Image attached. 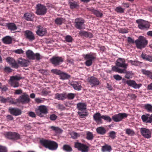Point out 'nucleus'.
Returning <instances> with one entry per match:
<instances>
[{"instance_id": "30", "label": "nucleus", "mask_w": 152, "mask_h": 152, "mask_svg": "<svg viewBox=\"0 0 152 152\" xmlns=\"http://www.w3.org/2000/svg\"><path fill=\"white\" fill-rule=\"evenodd\" d=\"M141 56L143 59L152 62V56L151 55H148L142 53Z\"/></svg>"}, {"instance_id": "24", "label": "nucleus", "mask_w": 152, "mask_h": 152, "mask_svg": "<svg viewBox=\"0 0 152 152\" xmlns=\"http://www.w3.org/2000/svg\"><path fill=\"white\" fill-rule=\"evenodd\" d=\"M23 18L28 21H32L34 18V15L32 13L27 12L24 14Z\"/></svg>"}, {"instance_id": "11", "label": "nucleus", "mask_w": 152, "mask_h": 152, "mask_svg": "<svg viewBox=\"0 0 152 152\" xmlns=\"http://www.w3.org/2000/svg\"><path fill=\"white\" fill-rule=\"evenodd\" d=\"M75 147L82 152H86L88 151V147L86 145L78 142L75 143Z\"/></svg>"}, {"instance_id": "22", "label": "nucleus", "mask_w": 152, "mask_h": 152, "mask_svg": "<svg viewBox=\"0 0 152 152\" xmlns=\"http://www.w3.org/2000/svg\"><path fill=\"white\" fill-rule=\"evenodd\" d=\"M102 115L99 113H96L93 115L94 119L98 124H102L103 121L102 120Z\"/></svg>"}, {"instance_id": "62", "label": "nucleus", "mask_w": 152, "mask_h": 152, "mask_svg": "<svg viewBox=\"0 0 152 152\" xmlns=\"http://www.w3.org/2000/svg\"><path fill=\"white\" fill-rule=\"evenodd\" d=\"M14 52L17 54H23L24 51L22 49H18L15 50Z\"/></svg>"}, {"instance_id": "29", "label": "nucleus", "mask_w": 152, "mask_h": 152, "mask_svg": "<svg viewBox=\"0 0 152 152\" xmlns=\"http://www.w3.org/2000/svg\"><path fill=\"white\" fill-rule=\"evenodd\" d=\"M123 72L122 73H125V77L127 79L132 78L133 74L132 72L126 71V69H124Z\"/></svg>"}, {"instance_id": "14", "label": "nucleus", "mask_w": 152, "mask_h": 152, "mask_svg": "<svg viewBox=\"0 0 152 152\" xmlns=\"http://www.w3.org/2000/svg\"><path fill=\"white\" fill-rule=\"evenodd\" d=\"M30 99L27 94H24L20 96L19 98L16 99L17 102L18 103L26 104L30 102Z\"/></svg>"}, {"instance_id": "38", "label": "nucleus", "mask_w": 152, "mask_h": 152, "mask_svg": "<svg viewBox=\"0 0 152 152\" xmlns=\"http://www.w3.org/2000/svg\"><path fill=\"white\" fill-rule=\"evenodd\" d=\"M126 133L130 136H133L135 134L134 131L130 129H126Z\"/></svg>"}, {"instance_id": "3", "label": "nucleus", "mask_w": 152, "mask_h": 152, "mask_svg": "<svg viewBox=\"0 0 152 152\" xmlns=\"http://www.w3.org/2000/svg\"><path fill=\"white\" fill-rule=\"evenodd\" d=\"M36 114L39 117H42L44 115L47 114L48 113V107L45 105H41L38 106L35 109Z\"/></svg>"}, {"instance_id": "4", "label": "nucleus", "mask_w": 152, "mask_h": 152, "mask_svg": "<svg viewBox=\"0 0 152 152\" xmlns=\"http://www.w3.org/2000/svg\"><path fill=\"white\" fill-rule=\"evenodd\" d=\"M148 41L143 36H140L138 39L135 41L137 48L141 49L145 48L148 44Z\"/></svg>"}, {"instance_id": "32", "label": "nucleus", "mask_w": 152, "mask_h": 152, "mask_svg": "<svg viewBox=\"0 0 152 152\" xmlns=\"http://www.w3.org/2000/svg\"><path fill=\"white\" fill-rule=\"evenodd\" d=\"M90 10L93 14L97 17H101L103 15L102 13L98 10H96L93 8H91Z\"/></svg>"}, {"instance_id": "7", "label": "nucleus", "mask_w": 152, "mask_h": 152, "mask_svg": "<svg viewBox=\"0 0 152 152\" xmlns=\"http://www.w3.org/2000/svg\"><path fill=\"white\" fill-rule=\"evenodd\" d=\"M122 82L124 84H127L128 86L132 87L134 89H139L141 87L142 85L141 84H137L135 81L134 80H126L124 79H122Z\"/></svg>"}, {"instance_id": "40", "label": "nucleus", "mask_w": 152, "mask_h": 152, "mask_svg": "<svg viewBox=\"0 0 152 152\" xmlns=\"http://www.w3.org/2000/svg\"><path fill=\"white\" fill-rule=\"evenodd\" d=\"M144 107L148 112L152 113V105L151 104H147L144 106Z\"/></svg>"}, {"instance_id": "52", "label": "nucleus", "mask_w": 152, "mask_h": 152, "mask_svg": "<svg viewBox=\"0 0 152 152\" xmlns=\"http://www.w3.org/2000/svg\"><path fill=\"white\" fill-rule=\"evenodd\" d=\"M51 71L53 73L59 75L61 72L60 70L57 69H53L51 70Z\"/></svg>"}, {"instance_id": "47", "label": "nucleus", "mask_w": 152, "mask_h": 152, "mask_svg": "<svg viewBox=\"0 0 152 152\" xmlns=\"http://www.w3.org/2000/svg\"><path fill=\"white\" fill-rule=\"evenodd\" d=\"M33 56L34 58V60L36 59L37 60H39L42 57L39 53H34Z\"/></svg>"}, {"instance_id": "42", "label": "nucleus", "mask_w": 152, "mask_h": 152, "mask_svg": "<svg viewBox=\"0 0 152 152\" xmlns=\"http://www.w3.org/2000/svg\"><path fill=\"white\" fill-rule=\"evenodd\" d=\"M115 10L118 13H123L124 12L125 9L123 8L120 6L116 7Z\"/></svg>"}, {"instance_id": "37", "label": "nucleus", "mask_w": 152, "mask_h": 152, "mask_svg": "<svg viewBox=\"0 0 152 152\" xmlns=\"http://www.w3.org/2000/svg\"><path fill=\"white\" fill-rule=\"evenodd\" d=\"M112 70L115 72L120 73H122L123 72L124 69L119 68L116 66H113L112 67Z\"/></svg>"}, {"instance_id": "51", "label": "nucleus", "mask_w": 152, "mask_h": 152, "mask_svg": "<svg viewBox=\"0 0 152 152\" xmlns=\"http://www.w3.org/2000/svg\"><path fill=\"white\" fill-rule=\"evenodd\" d=\"M71 137L73 139H76L79 136L78 134L76 132H73L71 133Z\"/></svg>"}, {"instance_id": "16", "label": "nucleus", "mask_w": 152, "mask_h": 152, "mask_svg": "<svg viewBox=\"0 0 152 152\" xmlns=\"http://www.w3.org/2000/svg\"><path fill=\"white\" fill-rule=\"evenodd\" d=\"M5 137L8 139H18L20 138V135L15 132H8L4 134Z\"/></svg>"}, {"instance_id": "33", "label": "nucleus", "mask_w": 152, "mask_h": 152, "mask_svg": "<svg viewBox=\"0 0 152 152\" xmlns=\"http://www.w3.org/2000/svg\"><path fill=\"white\" fill-rule=\"evenodd\" d=\"M112 150V148L110 145H105L102 147V152H110Z\"/></svg>"}, {"instance_id": "19", "label": "nucleus", "mask_w": 152, "mask_h": 152, "mask_svg": "<svg viewBox=\"0 0 152 152\" xmlns=\"http://www.w3.org/2000/svg\"><path fill=\"white\" fill-rule=\"evenodd\" d=\"M9 110L10 113L15 116L20 115L22 113L21 110L18 108L10 107Z\"/></svg>"}, {"instance_id": "61", "label": "nucleus", "mask_w": 152, "mask_h": 152, "mask_svg": "<svg viewBox=\"0 0 152 152\" xmlns=\"http://www.w3.org/2000/svg\"><path fill=\"white\" fill-rule=\"evenodd\" d=\"M57 118V116L54 114L51 115L50 116V118L52 121L55 120Z\"/></svg>"}, {"instance_id": "1", "label": "nucleus", "mask_w": 152, "mask_h": 152, "mask_svg": "<svg viewBox=\"0 0 152 152\" xmlns=\"http://www.w3.org/2000/svg\"><path fill=\"white\" fill-rule=\"evenodd\" d=\"M40 142L45 148L51 150H56L58 147L57 143L53 141L42 139L40 140Z\"/></svg>"}, {"instance_id": "23", "label": "nucleus", "mask_w": 152, "mask_h": 152, "mask_svg": "<svg viewBox=\"0 0 152 152\" xmlns=\"http://www.w3.org/2000/svg\"><path fill=\"white\" fill-rule=\"evenodd\" d=\"M89 82L90 83L92 86L98 85L100 84L99 80L96 78L92 77L89 79Z\"/></svg>"}, {"instance_id": "5", "label": "nucleus", "mask_w": 152, "mask_h": 152, "mask_svg": "<svg viewBox=\"0 0 152 152\" xmlns=\"http://www.w3.org/2000/svg\"><path fill=\"white\" fill-rule=\"evenodd\" d=\"M83 56L85 59L86 60V65L88 66L92 65L93 61L96 58V54L91 53L86 55H83Z\"/></svg>"}, {"instance_id": "54", "label": "nucleus", "mask_w": 152, "mask_h": 152, "mask_svg": "<svg viewBox=\"0 0 152 152\" xmlns=\"http://www.w3.org/2000/svg\"><path fill=\"white\" fill-rule=\"evenodd\" d=\"M81 35H83L86 37H88V32L83 31H81L79 32Z\"/></svg>"}, {"instance_id": "59", "label": "nucleus", "mask_w": 152, "mask_h": 152, "mask_svg": "<svg viewBox=\"0 0 152 152\" xmlns=\"http://www.w3.org/2000/svg\"><path fill=\"white\" fill-rule=\"evenodd\" d=\"M28 115L31 117L35 118L36 117V115L34 112L31 111L28 113Z\"/></svg>"}, {"instance_id": "15", "label": "nucleus", "mask_w": 152, "mask_h": 152, "mask_svg": "<svg viewBox=\"0 0 152 152\" xmlns=\"http://www.w3.org/2000/svg\"><path fill=\"white\" fill-rule=\"evenodd\" d=\"M116 65L119 67L126 69L128 66V64L126 63V61L124 58H118L116 61Z\"/></svg>"}, {"instance_id": "13", "label": "nucleus", "mask_w": 152, "mask_h": 152, "mask_svg": "<svg viewBox=\"0 0 152 152\" xmlns=\"http://www.w3.org/2000/svg\"><path fill=\"white\" fill-rule=\"evenodd\" d=\"M85 21L83 19L81 18H77L75 20V26L78 29H80L84 28Z\"/></svg>"}, {"instance_id": "39", "label": "nucleus", "mask_w": 152, "mask_h": 152, "mask_svg": "<svg viewBox=\"0 0 152 152\" xmlns=\"http://www.w3.org/2000/svg\"><path fill=\"white\" fill-rule=\"evenodd\" d=\"M50 128L53 131H54L56 133H60L62 132L61 129L58 127L55 126H51Z\"/></svg>"}, {"instance_id": "34", "label": "nucleus", "mask_w": 152, "mask_h": 152, "mask_svg": "<svg viewBox=\"0 0 152 152\" xmlns=\"http://www.w3.org/2000/svg\"><path fill=\"white\" fill-rule=\"evenodd\" d=\"M97 132L103 135L106 133V130L102 127H98L96 129Z\"/></svg>"}, {"instance_id": "43", "label": "nucleus", "mask_w": 152, "mask_h": 152, "mask_svg": "<svg viewBox=\"0 0 152 152\" xmlns=\"http://www.w3.org/2000/svg\"><path fill=\"white\" fill-rule=\"evenodd\" d=\"M64 21L63 18H56L55 20L56 23L58 25H61Z\"/></svg>"}, {"instance_id": "53", "label": "nucleus", "mask_w": 152, "mask_h": 152, "mask_svg": "<svg viewBox=\"0 0 152 152\" xmlns=\"http://www.w3.org/2000/svg\"><path fill=\"white\" fill-rule=\"evenodd\" d=\"M81 35H83L86 37H88V32L83 31H81L79 32Z\"/></svg>"}, {"instance_id": "21", "label": "nucleus", "mask_w": 152, "mask_h": 152, "mask_svg": "<svg viewBox=\"0 0 152 152\" xmlns=\"http://www.w3.org/2000/svg\"><path fill=\"white\" fill-rule=\"evenodd\" d=\"M26 38L30 41H32L35 39V37L33 32L27 30L24 32Z\"/></svg>"}, {"instance_id": "45", "label": "nucleus", "mask_w": 152, "mask_h": 152, "mask_svg": "<svg viewBox=\"0 0 152 152\" xmlns=\"http://www.w3.org/2000/svg\"><path fill=\"white\" fill-rule=\"evenodd\" d=\"M94 137V136L92 133L88 132L86 134L87 139L89 140H92Z\"/></svg>"}, {"instance_id": "27", "label": "nucleus", "mask_w": 152, "mask_h": 152, "mask_svg": "<svg viewBox=\"0 0 152 152\" xmlns=\"http://www.w3.org/2000/svg\"><path fill=\"white\" fill-rule=\"evenodd\" d=\"M66 95L65 93H57L55 95V98L58 100H63L66 98Z\"/></svg>"}, {"instance_id": "50", "label": "nucleus", "mask_w": 152, "mask_h": 152, "mask_svg": "<svg viewBox=\"0 0 152 152\" xmlns=\"http://www.w3.org/2000/svg\"><path fill=\"white\" fill-rule=\"evenodd\" d=\"M7 149L6 146L0 145V152H7Z\"/></svg>"}, {"instance_id": "60", "label": "nucleus", "mask_w": 152, "mask_h": 152, "mask_svg": "<svg viewBox=\"0 0 152 152\" xmlns=\"http://www.w3.org/2000/svg\"><path fill=\"white\" fill-rule=\"evenodd\" d=\"M141 118L143 122L147 123L148 115H147V114L146 115H142Z\"/></svg>"}, {"instance_id": "55", "label": "nucleus", "mask_w": 152, "mask_h": 152, "mask_svg": "<svg viewBox=\"0 0 152 152\" xmlns=\"http://www.w3.org/2000/svg\"><path fill=\"white\" fill-rule=\"evenodd\" d=\"M65 40L67 42H70L72 41V38L70 36L67 35L66 37Z\"/></svg>"}, {"instance_id": "20", "label": "nucleus", "mask_w": 152, "mask_h": 152, "mask_svg": "<svg viewBox=\"0 0 152 152\" xmlns=\"http://www.w3.org/2000/svg\"><path fill=\"white\" fill-rule=\"evenodd\" d=\"M6 61L12 66L14 68H17L18 67V65L15 60L12 58L9 57L6 59Z\"/></svg>"}, {"instance_id": "25", "label": "nucleus", "mask_w": 152, "mask_h": 152, "mask_svg": "<svg viewBox=\"0 0 152 152\" xmlns=\"http://www.w3.org/2000/svg\"><path fill=\"white\" fill-rule=\"evenodd\" d=\"M71 85L75 90L80 91L81 90L82 87L80 83L77 82H74L70 83Z\"/></svg>"}, {"instance_id": "9", "label": "nucleus", "mask_w": 152, "mask_h": 152, "mask_svg": "<svg viewBox=\"0 0 152 152\" xmlns=\"http://www.w3.org/2000/svg\"><path fill=\"white\" fill-rule=\"evenodd\" d=\"M36 9V13L38 15H44L47 12V9L46 7L41 4L37 5Z\"/></svg>"}, {"instance_id": "8", "label": "nucleus", "mask_w": 152, "mask_h": 152, "mask_svg": "<svg viewBox=\"0 0 152 152\" xmlns=\"http://www.w3.org/2000/svg\"><path fill=\"white\" fill-rule=\"evenodd\" d=\"M21 79L19 76L15 75L11 76L9 81V84L14 88H17L19 86V82H18Z\"/></svg>"}, {"instance_id": "26", "label": "nucleus", "mask_w": 152, "mask_h": 152, "mask_svg": "<svg viewBox=\"0 0 152 152\" xmlns=\"http://www.w3.org/2000/svg\"><path fill=\"white\" fill-rule=\"evenodd\" d=\"M18 62L21 66L25 67L27 66L29 64V61H28L22 58H19Z\"/></svg>"}, {"instance_id": "56", "label": "nucleus", "mask_w": 152, "mask_h": 152, "mask_svg": "<svg viewBox=\"0 0 152 152\" xmlns=\"http://www.w3.org/2000/svg\"><path fill=\"white\" fill-rule=\"evenodd\" d=\"M4 70L6 73H10L12 72V69L8 66H6L4 69Z\"/></svg>"}, {"instance_id": "2", "label": "nucleus", "mask_w": 152, "mask_h": 152, "mask_svg": "<svg viewBox=\"0 0 152 152\" xmlns=\"http://www.w3.org/2000/svg\"><path fill=\"white\" fill-rule=\"evenodd\" d=\"M86 104L84 102H80L77 104V108L78 110V115L82 118H84L88 114L86 111Z\"/></svg>"}, {"instance_id": "35", "label": "nucleus", "mask_w": 152, "mask_h": 152, "mask_svg": "<svg viewBox=\"0 0 152 152\" xmlns=\"http://www.w3.org/2000/svg\"><path fill=\"white\" fill-rule=\"evenodd\" d=\"M7 26L8 29L11 31H14L17 29V26L14 23H8Z\"/></svg>"}, {"instance_id": "36", "label": "nucleus", "mask_w": 152, "mask_h": 152, "mask_svg": "<svg viewBox=\"0 0 152 152\" xmlns=\"http://www.w3.org/2000/svg\"><path fill=\"white\" fill-rule=\"evenodd\" d=\"M60 77L61 79L65 80L69 78L70 76L66 73L61 72L60 75Z\"/></svg>"}, {"instance_id": "58", "label": "nucleus", "mask_w": 152, "mask_h": 152, "mask_svg": "<svg viewBox=\"0 0 152 152\" xmlns=\"http://www.w3.org/2000/svg\"><path fill=\"white\" fill-rule=\"evenodd\" d=\"M75 94L69 93L66 95V97L67 96L69 99H72L75 97Z\"/></svg>"}, {"instance_id": "49", "label": "nucleus", "mask_w": 152, "mask_h": 152, "mask_svg": "<svg viewBox=\"0 0 152 152\" xmlns=\"http://www.w3.org/2000/svg\"><path fill=\"white\" fill-rule=\"evenodd\" d=\"M63 149L67 151H72L71 148L68 145H64L63 146Z\"/></svg>"}, {"instance_id": "48", "label": "nucleus", "mask_w": 152, "mask_h": 152, "mask_svg": "<svg viewBox=\"0 0 152 152\" xmlns=\"http://www.w3.org/2000/svg\"><path fill=\"white\" fill-rule=\"evenodd\" d=\"M45 99L42 98H36L35 99V101L36 103L39 104L43 103L44 102Z\"/></svg>"}, {"instance_id": "18", "label": "nucleus", "mask_w": 152, "mask_h": 152, "mask_svg": "<svg viewBox=\"0 0 152 152\" xmlns=\"http://www.w3.org/2000/svg\"><path fill=\"white\" fill-rule=\"evenodd\" d=\"M37 29L36 31L37 35L40 36H43L45 35L47 33V30L46 28H43L41 26H38L37 27Z\"/></svg>"}, {"instance_id": "41", "label": "nucleus", "mask_w": 152, "mask_h": 152, "mask_svg": "<svg viewBox=\"0 0 152 152\" xmlns=\"http://www.w3.org/2000/svg\"><path fill=\"white\" fill-rule=\"evenodd\" d=\"M69 4L71 9H73L76 7L78 6L77 2L75 1H70L69 2Z\"/></svg>"}, {"instance_id": "10", "label": "nucleus", "mask_w": 152, "mask_h": 152, "mask_svg": "<svg viewBox=\"0 0 152 152\" xmlns=\"http://www.w3.org/2000/svg\"><path fill=\"white\" fill-rule=\"evenodd\" d=\"M50 61L55 66H57L63 62L64 58L61 57L53 56L50 59Z\"/></svg>"}, {"instance_id": "12", "label": "nucleus", "mask_w": 152, "mask_h": 152, "mask_svg": "<svg viewBox=\"0 0 152 152\" xmlns=\"http://www.w3.org/2000/svg\"><path fill=\"white\" fill-rule=\"evenodd\" d=\"M128 115L126 113H119L118 114L114 115L112 116V119L115 122H119L124 118L127 117Z\"/></svg>"}, {"instance_id": "28", "label": "nucleus", "mask_w": 152, "mask_h": 152, "mask_svg": "<svg viewBox=\"0 0 152 152\" xmlns=\"http://www.w3.org/2000/svg\"><path fill=\"white\" fill-rule=\"evenodd\" d=\"M3 42L6 44H10L12 42V38L9 36H7L2 39Z\"/></svg>"}, {"instance_id": "64", "label": "nucleus", "mask_w": 152, "mask_h": 152, "mask_svg": "<svg viewBox=\"0 0 152 152\" xmlns=\"http://www.w3.org/2000/svg\"><path fill=\"white\" fill-rule=\"evenodd\" d=\"M141 72L143 74L145 75L148 76V75L150 74V72L149 71L146 70L145 69H142Z\"/></svg>"}, {"instance_id": "31", "label": "nucleus", "mask_w": 152, "mask_h": 152, "mask_svg": "<svg viewBox=\"0 0 152 152\" xmlns=\"http://www.w3.org/2000/svg\"><path fill=\"white\" fill-rule=\"evenodd\" d=\"M34 53L31 50H28L26 52V54L27 57L29 59L31 60H34L33 56Z\"/></svg>"}, {"instance_id": "63", "label": "nucleus", "mask_w": 152, "mask_h": 152, "mask_svg": "<svg viewBox=\"0 0 152 152\" xmlns=\"http://www.w3.org/2000/svg\"><path fill=\"white\" fill-rule=\"evenodd\" d=\"M113 77L115 79L118 80H121L122 79V77L118 75H114Z\"/></svg>"}, {"instance_id": "6", "label": "nucleus", "mask_w": 152, "mask_h": 152, "mask_svg": "<svg viewBox=\"0 0 152 152\" xmlns=\"http://www.w3.org/2000/svg\"><path fill=\"white\" fill-rule=\"evenodd\" d=\"M138 24V27L141 30L147 29L149 28L150 26L149 23L143 20L140 19L136 20Z\"/></svg>"}, {"instance_id": "44", "label": "nucleus", "mask_w": 152, "mask_h": 152, "mask_svg": "<svg viewBox=\"0 0 152 152\" xmlns=\"http://www.w3.org/2000/svg\"><path fill=\"white\" fill-rule=\"evenodd\" d=\"M108 134L109 137L113 139H115L116 137V133L114 131H112L110 132Z\"/></svg>"}, {"instance_id": "17", "label": "nucleus", "mask_w": 152, "mask_h": 152, "mask_svg": "<svg viewBox=\"0 0 152 152\" xmlns=\"http://www.w3.org/2000/svg\"><path fill=\"white\" fill-rule=\"evenodd\" d=\"M140 131L142 135L144 137L149 139L151 137V132L148 129L145 128H142L141 129Z\"/></svg>"}, {"instance_id": "57", "label": "nucleus", "mask_w": 152, "mask_h": 152, "mask_svg": "<svg viewBox=\"0 0 152 152\" xmlns=\"http://www.w3.org/2000/svg\"><path fill=\"white\" fill-rule=\"evenodd\" d=\"M8 99L7 98H5L2 96H0V101L1 103H6L7 102Z\"/></svg>"}, {"instance_id": "46", "label": "nucleus", "mask_w": 152, "mask_h": 152, "mask_svg": "<svg viewBox=\"0 0 152 152\" xmlns=\"http://www.w3.org/2000/svg\"><path fill=\"white\" fill-rule=\"evenodd\" d=\"M102 119L108 122H110L112 121L111 118L108 116L102 115Z\"/></svg>"}]
</instances>
